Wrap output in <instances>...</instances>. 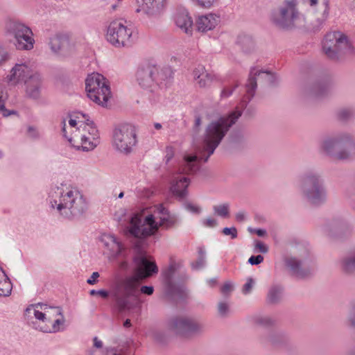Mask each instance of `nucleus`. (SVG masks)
Here are the masks:
<instances>
[{"label": "nucleus", "instance_id": "33", "mask_svg": "<svg viewBox=\"0 0 355 355\" xmlns=\"http://www.w3.org/2000/svg\"><path fill=\"white\" fill-rule=\"evenodd\" d=\"M214 214L222 218H228L230 216V205L224 203L214 205L213 207Z\"/></svg>", "mask_w": 355, "mask_h": 355}, {"label": "nucleus", "instance_id": "28", "mask_svg": "<svg viewBox=\"0 0 355 355\" xmlns=\"http://www.w3.org/2000/svg\"><path fill=\"white\" fill-rule=\"evenodd\" d=\"M156 73H154L155 85L159 87L166 86L168 80L172 78V71L168 67H161L156 64Z\"/></svg>", "mask_w": 355, "mask_h": 355}, {"label": "nucleus", "instance_id": "17", "mask_svg": "<svg viewBox=\"0 0 355 355\" xmlns=\"http://www.w3.org/2000/svg\"><path fill=\"white\" fill-rule=\"evenodd\" d=\"M151 225L146 221V217L143 218L139 214H134L126 227L127 233L137 239H145L156 233Z\"/></svg>", "mask_w": 355, "mask_h": 355}, {"label": "nucleus", "instance_id": "8", "mask_svg": "<svg viewBox=\"0 0 355 355\" xmlns=\"http://www.w3.org/2000/svg\"><path fill=\"white\" fill-rule=\"evenodd\" d=\"M302 196L312 205L322 203L326 199V191L321 176L313 171L307 172L299 178Z\"/></svg>", "mask_w": 355, "mask_h": 355}, {"label": "nucleus", "instance_id": "7", "mask_svg": "<svg viewBox=\"0 0 355 355\" xmlns=\"http://www.w3.org/2000/svg\"><path fill=\"white\" fill-rule=\"evenodd\" d=\"M68 141L77 150H92L100 143L99 132L92 121L80 122L74 135H71Z\"/></svg>", "mask_w": 355, "mask_h": 355}, {"label": "nucleus", "instance_id": "26", "mask_svg": "<svg viewBox=\"0 0 355 355\" xmlns=\"http://www.w3.org/2000/svg\"><path fill=\"white\" fill-rule=\"evenodd\" d=\"M286 265L291 270L292 274L297 278H305L311 274V270L304 268L302 262L295 257L288 258L286 260Z\"/></svg>", "mask_w": 355, "mask_h": 355}, {"label": "nucleus", "instance_id": "11", "mask_svg": "<svg viewBox=\"0 0 355 355\" xmlns=\"http://www.w3.org/2000/svg\"><path fill=\"white\" fill-rule=\"evenodd\" d=\"M324 53L331 60H337L344 54L355 52V48L343 33L335 31L327 33L322 42Z\"/></svg>", "mask_w": 355, "mask_h": 355}, {"label": "nucleus", "instance_id": "43", "mask_svg": "<svg viewBox=\"0 0 355 355\" xmlns=\"http://www.w3.org/2000/svg\"><path fill=\"white\" fill-rule=\"evenodd\" d=\"M239 86V84L236 83L234 86L230 87L226 86L223 88L221 90L220 96L221 99L227 98L230 96H231L234 92V91Z\"/></svg>", "mask_w": 355, "mask_h": 355}, {"label": "nucleus", "instance_id": "31", "mask_svg": "<svg viewBox=\"0 0 355 355\" xmlns=\"http://www.w3.org/2000/svg\"><path fill=\"white\" fill-rule=\"evenodd\" d=\"M12 284L3 270H0V296L8 297L11 295Z\"/></svg>", "mask_w": 355, "mask_h": 355}, {"label": "nucleus", "instance_id": "54", "mask_svg": "<svg viewBox=\"0 0 355 355\" xmlns=\"http://www.w3.org/2000/svg\"><path fill=\"white\" fill-rule=\"evenodd\" d=\"M232 284L230 282H227L221 287L220 291L224 295H227L232 292Z\"/></svg>", "mask_w": 355, "mask_h": 355}, {"label": "nucleus", "instance_id": "21", "mask_svg": "<svg viewBox=\"0 0 355 355\" xmlns=\"http://www.w3.org/2000/svg\"><path fill=\"white\" fill-rule=\"evenodd\" d=\"M192 76L200 88H209L217 78L215 73L208 71L202 64H198L193 69Z\"/></svg>", "mask_w": 355, "mask_h": 355}, {"label": "nucleus", "instance_id": "3", "mask_svg": "<svg viewBox=\"0 0 355 355\" xmlns=\"http://www.w3.org/2000/svg\"><path fill=\"white\" fill-rule=\"evenodd\" d=\"M49 201L53 210L69 220L80 216L87 208L83 193L77 187L67 183L52 187L49 193Z\"/></svg>", "mask_w": 355, "mask_h": 355}, {"label": "nucleus", "instance_id": "23", "mask_svg": "<svg viewBox=\"0 0 355 355\" xmlns=\"http://www.w3.org/2000/svg\"><path fill=\"white\" fill-rule=\"evenodd\" d=\"M304 1L309 6L315 8L318 4L319 0H304ZM320 1L322 6H324V10L322 11L321 17L317 18L312 24V30L314 32L319 31L324 27L329 16V0H320Z\"/></svg>", "mask_w": 355, "mask_h": 355}, {"label": "nucleus", "instance_id": "42", "mask_svg": "<svg viewBox=\"0 0 355 355\" xmlns=\"http://www.w3.org/2000/svg\"><path fill=\"white\" fill-rule=\"evenodd\" d=\"M283 341V336L278 333H272L266 338V342L276 346Z\"/></svg>", "mask_w": 355, "mask_h": 355}, {"label": "nucleus", "instance_id": "53", "mask_svg": "<svg viewBox=\"0 0 355 355\" xmlns=\"http://www.w3.org/2000/svg\"><path fill=\"white\" fill-rule=\"evenodd\" d=\"M154 292V288L152 286H142L140 289L139 288V293L151 295Z\"/></svg>", "mask_w": 355, "mask_h": 355}, {"label": "nucleus", "instance_id": "40", "mask_svg": "<svg viewBox=\"0 0 355 355\" xmlns=\"http://www.w3.org/2000/svg\"><path fill=\"white\" fill-rule=\"evenodd\" d=\"M11 58V53L8 48L0 45V67L3 66Z\"/></svg>", "mask_w": 355, "mask_h": 355}, {"label": "nucleus", "instance_id": "20", "mask_svg": "<svg viewBox=\"0 0 355 355\" xmlns=\"http://www.w3.org/2000/svg\"><path fill=\"white\" fill-rule=\"evenodd\" d=\"M156 71V64L147 63L139 66L136 73L138 84L144 89L155 86L154 73Z\"/></svg>", "mask_w": 355, "mask_h": 355}, {"label": "nucleus", "instance_id": "14", "mask_svg": "<svg viewBox=\"0 0 355 355\" xmlns=\"http://www.w3.org/2000/svg\"><path fill=\"white\" fill-rule=\"evenodd\" d=\"M146 221L157 233L159 228L168 230L173 227L177 218L163 204H158L153 207L152 213L146 216Z\"/></svg>", "mask_w": 355, "mask_h": 355}, {"label": "nucleus", "instance_id": "9", "mask_svg": "<svg viewBox=\"0 0 355 355\" xmlns=\"http://www.w3.org/2000/svg\"><path fill=\"white\" fill-rule=\"evenodd\" d=\"M270 19L277 26L292 28L304 22V17L297 8V0H285L271 12Z\"/></svg>", "mask_w": 355, "mask_h": 355}, {"label": "nucleus", "instance_id": "22", "mask_svg": "<svg viewBox=\"0 0 355 355\" xmlns=\"http://www.w3.org/2000/svg\"><path fill=\"white\" fill-rule=\"evenodd\" d=\"M219 22L220 17L217 15L213 13L202 15L196 19V29L198 32L206 33L213 31Z\"/></svg>", "mask_w": 355, "mask_h": 355}, {"label": "nucleus", "instance_id": "2", "mask_svg": "<svg viewBox=\"0 0 355 355\" xmlns=\"http://www.w3.org/2000/svg\"><path fill=\"white\" fill-rule=\"evenodd\" d=\"M134 263L135 274L119 280L111 291L114 307L119 313L130 311L139 306V286L141 280L158 272L155 262L144 257H135Z\"/></svg>", "mask_w": 355, "mask_h": 355}, {"label": "nucleus", "instance_id": "18", "mask_svg": "<svg viewBox=\"0 0 355 355\" xmlns=\"http://www.w3.org/2000/svg\"><path fill=\"white\" fill-rule=\"evenodd\" d=\"M49 46L56 55L66 57L74 51V44L66 34H56L50 38Z\"/></svg>", "mask_w": 355, "mask_h": 355}, {"label": "nucleus", "instance_id": "19", "mask_svg": "<svg viewBox=\"0 0 355 355\" xmlns=\"http://www.w3.org/2000/svg\"><path fill=\"white\" fill-rule=\"evenodd\" d=\"M167 0H136L135 12L149 17L159 15L164 10Z\"/></svg>", "mask_w": 355, "mask_h": 355}, {"label": "nucleus", "instance_id": "37", "mask_svg": "<svg viewBox=\"0 0 355 355\" xmlns=\"http://www.w3.org/2000/svg\"><path fill=\"white\" fill-rule=\"evenodd\" d=\"M253 322L262 327H270L273 323V320L269 316L257 315L253 318Z\"/></svg>", "mask_w": 355, "mask_h": 355}, {"label": "nucleus", "instance_id": "49", "mask_svg": "<svg viewBox=\"0 0 355 355\" xmlns=\"http://www.w3.org/2000/svg\"><path fill=\"white\" fill-rule=\"evenodd\" d=\"M254 281L252 278L250 277L247 279L246 283L243 285V293L244 294H248L251 292L252 287L254 286Z\"/></svg>", "mask_w": 355, "mask_h": 355}, {"label": "nucleus", "instance_id": "13", "mask_svg": "<svg viewBox=\"0 0 355 355\" xmlns=\"http://www.w3.org/2000/svg\"><path fill=\"white\" fill-rule=\"evenodd\" d=\"M166 327L176 335L182 337H190L202 333L205 327L190 318L185 316H174L166 322Z\"/></svg>", "mask_w": 355, "mask_h": 355}, {"label": "nucleus", "instance_id": "38", "mask_svg": "<svg viewBox=\"0 0 355 355\" xmlns=\"http://www.w3.org/2000/svg\"><path fill=\"white\" fill-rule=\"evenodd\" d=\"M355 116V111L351 108L341 109L338 113V117L342 121H347Z\"/></svg>", "mask_w": 355, "mask_h": 355}, {"label": "nucleus", "instance_id": "34", "mask_svg": "<svg viewBox=\"0 0 355 355\" xmlns=\"http://www.w3.org/2000/svg\"><path fill=\"white\" fill-rule=\"evenodd\" d=\"M342 268L347 272L355 271V254L346 257L342 261Z\"/></svg>", "mask_w": 355, "mask_h": 355}, {"label": "nucleus", "instance_id": "58", "mask_svg": "<svg viewBox=\"0 0 355 355\" xmlns=\"http://www.w3.org/2000/svg\"><path fill=\"white\" fill-rule=\"evenodd\" d=\"M98 272H94L91 277L87 280V283L90 285H94L97 282V279L99 277Z\"/></svg>", "mask_w": 355, "mask_h": 355}, {"label": "nucleus", "instance_id": "27", "mask_svg": "<svg viewBox=\"0 0 355 355\" xmlns=\"http://www.w3.org/2000/svg\"><path fill=\"white\" fill-rule=\"evenodd\" d=\"M6 31L8 35L14 38L24 35L28 40V35L33 33L29 27L17 21H8L6 25Z\"/></svg>", "mask_w": 355, "mask_h": 355}, {"label": "nucleus", "instance_id": "32", "mask_svg": "<svg viewBox=\"0 0 355 355\" xmlns=\"http://www.w3.org/2000/svg\"><path fill=\"white\" fill-rule=\"evenodd\" d=\"M76 122L75 119H70L69 121V125H66V122L64 120L62 123V132L63 136L68 140L71 135H74V131L78 128L79 123Z\"/></svg>", "mask_w": 355, "mask_h": 355}, {"label": "nucleus", "instance_id": "47", "mask_svg": "<svg viewBox=\"0 0 355 355\" xmlns=\"http://www.w3.org/2000/svg\"><path fill=\"white\" fill-rule=\"evenodd\" d=\"M222 233L225 236H230L232 239H235L238 236V232L235 227H224Z\"/></svg>", "mask_w": 355, "mask_h": 355}, {"label": "nucleus", "instance_id": "10", "mask_svg": "<svg viewBox=\"0 0 355 355\" xmlns=\"http://www.w3.org/2000/svg\"><path fill=\"white\" fill-rule=\"evenodd\" d=\"M87 96L96 104L107 107L112 96L109 81L101 73L89 74L85 80Z\"/></svg>", "mask_w": 355, "mask_h": 355}, {"label": "nucleus", "instance_id": "6", "mask_svg": "<svg viewBox=\"0 0 355 355\" xmlns=\"http://www.w3.org/2000/svg\"><path fill=\"white\" fill-rule=\"evenodd\" d=\"M105 37L116 48L129 47L136 41L137 32L129 21L121 18L115 19L107 26Z\"/></svg>", "mask_w": 355, "mask_h": 355}, {"label": "nucleus", "instance_id": "16", "mask_svg": "<svg viewBox=\"0 0 355 355\" xmlns=\"http://www.w3.org/2000/svg\"><path fill=\"white\" fill-rule=\"evenodd\" d=\"M190 155H185L184 157L183 163L179 168L178 174L175 175L171 180V191L175 196L182 198L187 193V187L189 184L190 180L183 174L193 173L196 172L199 168L196 171H192L190 166L185 163L186 157Z\"/></svg>", "mask_w": 355, "mask_h": 355}, {"label": "nucleus", "instance_id": "35", "mask_svg": "<svg viewBox=\"0 0 355 355\" xmlns=\"http://www.w3.org/2000/svg\"><path fill=\"white\" fill-rule=\"evenodd\" d=\"M237 43L240 44L244 50L250 49L254 46V40L252 37L245 34L241 35L238 37Z\"/></svg>", "mask_w": 355, "mask_h": 355}, {"label": "nucleus", "instance_id": "1", "mask_svg": "<svg viewBox=\"0 0 355 355\" xmlns=\"http://www.w3.org/2000/svg\"><path fill=\"white\" fill-rule=\"evenodd\" d=\"M257 80H261L267 84L272 85L275 82V76L268 71H261L256 68L251 69L250 77L245 85L246 94L239 105L241 109L237 107L228 116L213 120L207 125L203 135L202 143L196 148V154L186 157L185 163L190 166L191 170H197L198 168V162H207L214 153L231 126L241 116L242 110L247 106L248 103L254 96Z\"/></svg>", "mask_w": 355, "mask_h": 355}, {"label": "nucleus", "instance_id": "59", "mask_svg": "<svg viewBox=\"0 0 355 355\" xmlns=\"http://www.w3.org/2000/svg\"><path fill=\"white\" fill-rule=\"evenodd\" d=\"M235 218L238 222H243L245 220V214L243 211H239L236 214Z\"/></svg>", "mask_w": 355, "mask_h": 355}, {"label": "nucleus", "instance_id": "45", "mask_svg": "<svg viewBox=\"0 0 355 355\" xmlns=\"http://www.w3.org/2000/svg\"><path fill=\"white\" fill-rule=\"evenodd\" d=\"M61 316V318H58L56 320H54V322L52 323V327H51V329L47 331V330H42L43 331H46V332H58L60 330V326L64 324V318H63V315L61 313V315H58L57 316Z\"/></svg>", "mask_w": 355, "mask_h": 355}, {"label": "nucleus", "instance_id": "55", "mask_svg": "<svg viewBox=\"0 0 355 355\" xmlns=\"http://www.w3.org/2000/svg\"><path fill=\"white\" fill-rule=\"evenodd\" d=\"M255 249L258 250L259 252L261 253H267L268 251V248L266 245H265L261 241H257L255 243Z\"/></svg>", "mask_w": 355, "mask_h": 355}, {"label": "nucleus", "instance_id": "50", "mask_svg": "<svg viewBox=\"0 0 355 355\" xmlns=\"http://www.w3.org/2000/svg\"><path fill=\"white\" fill-rule=\"evenodd\" d=\"M218 310L221 316H225L229 312V306L226 302H220L218 306Z\"/></svg>", "mask_w": 355, "mask_h": 355}, {"label": "nucleus", "instance_id": "61", "mask_svg": "<svg viewBox=\"0 0 355 355\" xmlns=\"http://www.w3.org/2000/svg\"><path fill=\"white\" fill-rule=\"evenodd\" d=\"M121 1L122 0H117L115 3H113L111 6V10L112 12H114V11L117 10L119 8H121Z\"/></svg>", "mask_w": 355, "mask_h": 355}, {"label": "nucleus", "instance_id": "51", "mask_svg": "<svg viewBox=\"0 0 355 355\" xmlns=\"http://www.w3.org/2000/svg\"><path fill=\"white\" fill-rule=\"evenodd\" d=\"M202 224L206 227H214L218 225V222L213 218H207L202 220Z\"/></svg>", "mask_w": 355, "mask_h": 355}, {"label": "nucleus", "instance_id": "29", "mask_svg": "<svg viewBox=\"0 0 355 355\" xmlns=\"http://www.w3.org/2000/svg\"><path fill=\"white\" fill-rule=\"evenodd\" d=\"M284 288L282 286L279 284L271 285L268 291L266 301L269 304H277L279 303L283 297Z\"/></svg>", "mask_w": 355, "mask_h": 355}, {"label": "nucleus", "instance_id": "44", "mask_svg": "<svg viewBox=\"0 0 355 355\" xmlns=\"http://www.w3.org/2000/svg\"><path fill=\"white\" fill-rule=\"evenodd\" d=\"M346 325L351 329H355V304L352 306L346 321Z\"/></svg>", "mask_w": 355, "mask_h": 355}, {"label": "nucleus", "instance_id": "30", "mask_svg": "<svg viewBox=\"0 0 355 355\" xmlns=\"http://www.w3.org/2000/svg\"><path fill=\"white\" fill-rule=\"evenodd\" d=\"M28 40L26 36L19 35V37H15L14 44L17 49L23 51H30L33 49L35 40L33 38V33L28 35Z\"/></svg>", "mask_w": 355, "mask_h": 355}, {"label": "nucleus", "instance_id": "60", "mask_svg": "<svg viewBox=\"0 0 355 355\" xmlns=\"http://www.w3.org/2000/svg\"><path fill=\"white\" fill-rule=\"evenodd\" d=\"M28 132L31 137L35 138L38 136V134L36 131V130L33 127H28Z\"/></svg>", "mask_w": 355, "mask_h": 355}, {"label": "nucleus", "instance_id": "41", "mask_svg": "<svg viewBox=\"0 0 355 355\" xmlns=\"http://www.w3.org/2000/svg\"><path fill=\"white\" fill-rule=\"evenodd\" d=\"M181 263L176 262L175 261H171L170 264L166 270L164 272V276L166 279H170L173 275V273L180 268Z\"/></svg>", "mask_w": 355, "mask_h": 355}, {"label": "nucleus", "instance_id": "4", "mask_svg": "<svg viewBox=\"0 0 355 355\" xmlns=\"http://www.w3.org/2000/svg\"><path fill=\"white\" fill-rule=\"evenodd\" d=\"M8 83L12 86L24 85L26 94L32 98H37L42 83L41 75L33 70L30 61L16 63L6 76Z\"/></svg>", "mask_w": 355, "mask_h": 355}, {"label": "nucleus", "instance_id": "12", "mask_svg": "<svg viewBox=\"0 0 355 355\" xmlns=\"http://www.w3.org/2000/svg\"><path fill=\"white\" fill-rule=\"evenodd\" d=\"M137 143V131L132 124H122L114 128L112 144L117 152L123 155L130 154Z\"/></svg>", "mask_w": 355, "mask_h": 355}, {"label": "nucleus", "instance_id": "24", "mask_svg": "<svg viewBox=\"0 0 355 355\" xmlns=\"http://www.w3.org/2000/svg\"><path fill=\"white\" fill-rule=\"evenodd\" d=\"M174 22L182 32L191 35L193 31V20L189 12L185 9L177 10L174 15Z\"/></svg>", "mask_w": 355, "mask_h": 355}, {"label": "nucleus", "instance_id": "56", "mask_svg": "<svg viewBox=\"0 0 355 355\" xmlns=\"http://www.w3.org/2000/svg\"><path fill=\"white\" fill-rule=\"evenodd\" d=\"M185 207L189 211L193 214H199L200 212V208L198 206L191 203H187L185 205Z\"/></svg>", "mask_w": 355, "mask_h": 355}, {"label": "nucleus", "instance_id": "5", "mask_svg": "<svg viewBox=\"0 0 355 355\" xmlns=\"http://www.w3.org/2000/svg\"><path fill=\"white\" fill-rule=\"evenodd\" d=\"M320 150L334 159L350 160L355 157V136L344 132L325 137L321 141Z\"/></svg>", "mask_w": 355, "mask_h": 355}, {"label": "nucleus", "instance_id": "46", "mask_svg": "<svg viewBox=\"0 0 355 355\" xmlns=\"http://www.w3.org/2000/svg\"><path fill=\"white\" fill-rule=\"evenodd\" d=\"M191 1L199 7L209 9L214 6L216 0H191Z\"/></svg>", "mask_w": 355, "mask_h": 355}, {"label": "nucleus", "instance_id": "48", "mask_svg": "<svg viewBox=\"0 0 355 355\" xmlns=\"http://www.w3.org/2000/svg\"><path fill=\"white\" fill-rule=\"evenodd\" d=\"M16 112L14 111V110H8L7 109H6L5 107V105H4V102L1 98V96H0V114H1L4 117H7L11 114H15Z\"/></svg>", "mask_w": 355, "mask_h": 355}, {"label": "nucleus", "instance_id": "15", "mask_svg": "<svg viewBox=\"0 0 355 355\" xmlns=\"http://www.w3.org/2000/svg\"><path fill=\"white\" fill-rule=\"evenodd\" d=\"M58 315H61L60 307L50 306L42 303L29 305L24 313V316L28 320H31L34 317L44 322H51L52 317H56Z\"/></svg>", "mask_w": 355, "mask_h": 355}, {"label": "nucleus", "instance_id": "57", "mask_svg": "<svg viewBox=\"0 0 355 355\" xmlns=\"http://www.w3.org/2000/svg\"><path fill=\"white\" fill-rule=\"evenodd\" d=\"M89 293L91 295H99L103 298H107L109 295L108 291L105 290H91Z\"/></svg>", "mask_w": 355, "mask_h": 355}, {"label": "nucleus", "instance_id": "52", "mask_svg": "<svg viewBox=\"0 0 355 355\" xmlns=\"http://www.w3.org/2000/svg\"><path fill=\"white\" fill-rule=\"evenodd\" d=\"M263 261V257L262 255L251 256L248 262L251 265H258Z\"/></svg>", "mask_w": 355, "mask_h": 355}, {"label": "nucleus", "instance_id": "64", "mask_svg": "<svg viewBox=\"0 0 355 355\" xmlns=\"http://www.w3.org/2000/svg\"><path fill=\"white\" fill-rule=\"evenodd\" d=\"M153 338L158 342H162V338L159 336V333L157 331L153 332L152 335Z\"/></svg>", "mask_w": 355, "mask_h": 355}, {"label": "nucleus", "instance_id": "39", "mask_svg": "<svg viewBox=\"0 0 355 355\" xmlns=\"http://www.w3.org/2000/svg\"><path fill=\"white\" fill-rule=\"evenodd\" d=\"M327 91V85L324 83H318L315 84L312 89V94L315 97L323 96Z\"/></svg>", "mask_w": 355, "mask_h": 355}, {"label": "nucleus", "instance_id": "63", "mask_svg": "<svg viewBox=\"0 0 355 355\" xmlns=\"http://www.w3.org/2000/svg\"><path fill=\"white\" fill-rule=\"evenodd\" d=\"M255 232L259 236H264L266 234V231L263 229H257Z\"/></svg>", "mask_w": 355, "mask_h": 355}, {"label": "nucleus", "instance_id": "36", "mask_svg": "<svg viewBox=\"0 0 355 355\" xmlns=\"http://www.w3.org/2000/svg\"><path fill=\"white\" fill-rule=\"evenodd\" d=\"M198 259L191 263V267L194 270H200L205 266V252L202 248L199 249Z\"/></svg>", "mask_w": 355, "mask_h": 355}, {"label": "nucleus", "instance_id": "25", "mask_svg": "<svg viewBox=\"0 0 355 355\" xmlns=\"http://www.w3.org/2000/svg\"><path fill=\"white\" fill-rule=\"evenodd\" d=\"M101 241L103 245L110 251L112 257H118L122 254L123 246L121 242L112 234H104Z\"/></svg>", "mask_w": 355, "mask_h": 355}, {"label": "nucleus", "instance_id": "62", "mask_svg": "<svg viewBox=\"0 0 355 355\" xmlns=\"http://www.w3.org/2000/svg\"><path fill=\"white\" fill-rule=\"evenodd\" d=\"M94 345L96 348H101L103 346V343L97 337L94 338Z\"/></svg>", "mask_w": 355, "mask_h": 355}]
</instances>
